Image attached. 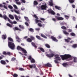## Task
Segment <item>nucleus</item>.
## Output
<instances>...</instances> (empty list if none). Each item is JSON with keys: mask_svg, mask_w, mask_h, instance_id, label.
Masks as SVG:
<instances>
[{"mask_svg": "<svg viewBox=\"0 0 77 77\" xmlns=\"http://www.w3.org/2000/svg\"><path fill=\"white\" fill-rule=\"evenodd\" d=\"M47 57H50V58H51V57H53L54 56L55 58V60H54V62L56 63H59V62L57 61L58 60H60V57H59V55L56 54L54 55V54L53 53H51L49 54H46V55Z\"/></svg>", "mask_w": 77, "mask_h": 77, "instance_id": "nucleus-1", "label": "nucleus"}, {"mask_svg": "<svg viewBox=\"0 0 77 77\" xmlns=\"http://www.w3.org/2000/svg\"><path fill=\"white\" fill-rule=\"evenodd\" d=\"M60 57H61V59L63 60H66L67 61H69V60H71L72 59L71 55L68 54L60 55Z\"/></svg>", "mask_w": 77, "mask_h": 77, "instance_id": "nucleus-2", "label": "nucleus"}, {"mask_svg": "<svg viewBox=\"0 0 77 77\" xmlns=\"http://www.w3.org/2000/svg\"><path fill=\"white\" fill-rule=\"evenodd\" d=\"M8 46L11 49V50H14L15 49V45L13 43L11 42H8Z\"/></svg>", "mask_w": 77, "mask_h": 77, "instance_id": "nucleus-3", "label": "nucleus"}, {"mask_svg": "<svg viewBox=\"0 0 77 77\" xmlns=\"http://www.w3.org/2000/svg\"><path fill=\"white\" fill-rule=\"evenodd\" d=\"M18 50H21L24 53H27V52L24 48H22L21 47L18 46L17 48Z\"/></svg>", "mask_w": 77, "mask_h": 77, "instance_id": "nucleus-4", "label": "nucleus"}, {"mask_svg": "<svg viewBox=\"0 0 77 77\" xmlns=\"http://www.w3.org/2000/svg\"><path fill=\"white\" fill-rule=\"evenodd\" d=\"M47 8V4L45 3L44 5H42L41 6L42 10H45Z\"/></svg>", "mask_w": 77, "mask_h": 77, "instance_id": "nucleus-5", "label": "nucleus"}, {"mask_svg": "<svg viewBox=\"0 0 77 77\" xmlns=\"http://www.w3.org/2000/svg\"><path fill=\"white\" fill-rule=\"evenodd\" d=\"M48 12V13L49 14H51L52 15H54L56 14L55 12L54 11L50 9H49L47 11Z\"/></svg>", "mask_w": 77, "mask_h": 77, "instance_id": "nucleus-6", "label": "nucleus"}, {"mask_svg": "<svg viewBox=\"0 0 77 77\" xmlns=\"http://www.w3.org/2000/svg\"><path fill=\"white\" fill-rule=\"evenodd\" d=\"M55 18L57 19L58 20H63V18L61 17H58L57 16H55Z\"/></svg>", "mask_w": 77, "mask_h": 77, "instance_id": "nucleus-7", "label": "nucleus"}, {"mask_svg": "<svg viewBox=\"0 0 77 77\" xmlns=\"http://www.w3.org/2000/svg\"><path fill=\"white\" fill-rule=\"evenodd\" d=\"M67 39H65V42H70V40H71V38L69 37H67Z\"/></svg>", "mask_w": 77, "mask_h": 77, "instance_id": "nucleus-8", "label": "nucleus"}, {"mask_svg": "<svg viewBox=\"0 0 77 77\" xmlns=\"http://www.w3.org/2000/svg\"><path fill=\"white\" fill-rule=\"evenodd\" d=\"M51 38L52 39V40H53V41H54L55 42H57L58 41L57 39H56V38L53 36H51Z\"/></svg>", "mask_w": 77, "mask_h": 77, "instance_id": "nucleus-9", "label": "nucleus"}, {"mask_svg": "<svg viewBox=\"0 0 77 77\" xmlns=\"http://www.w3.org/2000/svg\"><path fill=\"white\" fill-rule=\"evenodd\" d=\"M45 66H48V67H52V66L51 65V64L48 63L45 64Z\"/></svg>", "mask_w": 77, "mask_h": 77, "instance_id": "nucleus-10", "label": "nucleus"}, {"mask_svg": "<svg viewBox=\"0 0 77 77\" xmlns=\"http://www.w3.org/2000/svg\"><path fill=\"white\" fill-rule=\"evenodd\" d=\"M29 66L30 68H36V65L35 64L29 65Z\"/></svg>", "mask_w": 77, "mask_h": 77, "instance_id": "nucleus-11", "label": "nucleus"}, {"mask_svg": "<svg viewBox=\"0 0 77 77\" xmlns=\"http://www.w3.org/2000/svg\"><path fill=\"white\" fill-rule=\"evenodd\" d=\"M54 7L55 9H58V10H61V7H59L58 6L55 5L54 6Z\"/></svg>", "mask_w": 77, "mask_h": 77, "instance_id": "nucleus-12", "label": "nucleus"}, {"mask_svg": "<svg viewBox=\"0 0 77 77\" xmlns=\"http://www.w3.org/2000/svg\"><path fill=\"white\" fill-rule=\"evenodd\" d=\"M9 17L11 19V20H14V16L13 15H11V14H9Z\"/></svg>", "mask_w": 77, "mask_h": 77, "instance_id": "nucleus-13", "label": "nucleus"}, {"mask_svg": "<svg viewBox=\"0 0 77 77\" xmlns=\"http://www.w3.org/2000/svg\"><path fill=\"white\" fill-rule=\"evenodd\" d=\"M38 2H37L36 1H34L33 2L34 5L36 6V5H38Z\"/></svg>", "mask_w": 77, "mask_h": 77, "instance_id": "nucleus-14", "label": "nucleus"}, {"mask_svg": "<svg viewBox=\"0 0 77 77\" xmlns=\"http://www.w3.org/2000/svg\"><path fill=\"white\" fill-rule=\"evenodd\" d=\"M1 63L2 65H6V62L4 60H1Z\"/></svg>", "mask_w": 77, "mask_h": 77, "instance_id": "nucleus-15", "label": "nucleus"}, {"mask_svg": "<svg viewBox=\"0 0 77 77\" xmlns=\"http://www.w3.org/2000/svg\"><path fill=\"white\" fill-rule=\"evenodd\" d=\"M63 33H64V34H65V35H69V33L67 32L65 30H63Z\"/></svg>", "mask_w": 77, "mask_h": 77, "instance_id": "nucleus-16", "label": "nucleus"}, {"mask_svg": "<svg viewBox=\"0 0 77 77\" xmlns=\"http://www.w3.org/2000/svg\"><path fill=\"white\" fill-rule=\"evenodd\" d=\"M49 4L50 6H53L54 5L53 4V1H51L49 2Z\"/></svg>", "mask_w": 77, "mask_h": 77, "instance_id": "nucleus-17", "label": "nucleus"}, {"mask_svg": "<svg viewBox=\"0 0 77 77\" xmlns=\"http://www.w3.org/2000/svg\"><path fill=\"white\" fill-rule=\"evenodd\" d=\"M26 41L27 42H32V39L31 38H28L27 39Z\"/></svg>", "mask_w": 77, "mask_h": 77, "instance_id": "nucleus-18", "label": "nucleus"}, {"mask_svg": "<svg viewBox=\"0 0 77 77\" xmlns=\"http://www.w3.org/2000/svg\"><path fill=\"white\" fill-rule=\"evenodd\" d=\"M14 11L15 13H16V14H20V11L19 10L17 11L16 10L14 9Z\"/></svg>", "mask_w": 77, "mask_h": 77, "instance_id": "nucleus-19", "label": "nucleus"}, {"mask_svg": "<svg viewBox=\"0 0 77 77\" xmlns=\"http://www.w3.org/2000/svg\"><path fill=\"white\" fill-rule=\"evenodd\" d=\"M31 44L32 45V46H33L34 47H35V48H37V46H36L35 45V44L34 42H32Z\"/></svg>", "mask_w": 77, "mask_h": 77, "instance_id": "nucleus-20", "label": "nucleus"}, {"mask_svg": "<svg viewBox=\"0 0 77 77\" xmlns=\"http://www.w3.org/2000/svg\"><path fill=\"white\" fill-rule=\"evenodd\" d=\"M73 62H75V63L77 62V57H73Z\"/></svg>", "mask_w": 77, "mask_h": 77, "instance_id": "nucleus-21", "label": "nucleus"}, {"mask_svg": "<svg viewBox=\"0 0 77 77\" xmlns=\"http://www.w3.org/2000/svg\"><path fill=\"white\" fill-rule=\"evenodd\" d=\"M2 38L4 39H6V34L2 35Z\"/></svg>", "mask_w": 77, "mask_h": 77, "instance_id": "nucleus-22", "label": "nucleus"}, {"mask_svg": "<svg viewBox=\"0 0 77 77\" xmlns=\"http://www.w3.org/2000/svg\"><path fill=\"white\" fill-rule=\"evenodd\" d=\"M30 39H31V41H34V40H35V37H33L32 36H30Z\"/></svg>", "mask_w": 77, "mask_h": 77, "instance_id": "nucleus-23", "label": "nucleus"}, {"mask_svg": "<svg viewBox=\"0 0 77 77\" xmlns=\"http://www.w3.org/2000/svg\"><path fill=\"white\" fill-rule=\"evenodd\" d=\"M36 38H37L39 40H41L42 39V38H41V37H40L39 36L36 35Z\"/></svg>", "mask_w": 77, "mask_h": 77, "instance_id": "nucleus-24", "label": "nucleus"}, {"mask_svg": "<svg viewBox=\"0 0 77 77\" xmlns=\"http://www.w3.org/2000/svg\"><path fill=\"white\" fill-rule=\"evenodd\" d=\"M39 49L41 51H42V52H45V50L42 48H39Z\"/></svg>", "mask_w": 77, "mask_h": 77, "instance_id": "nucleus-25", "label": "nucleus"}, {"mask_svg": "<svg viewBox=\"0 0 77 77\" xmlns=\"http://www.w3.org/2000/svg\"><path fill=\"white\" fill-rule=\"evenodd\" d=\"M41 36L43 38H45V39H47V38L45 35L43 34H41Z\"/></svg>", "mask_w": 77, "mask_h": 77, "instance_id": "nucleus-26", "label": "nucleus"}, {"mask_svg": "<svg viewBox=\"0 0 77 77\" xmlns=\"http://www.w3.org/2000/svg\"><path fill=\"white\" fill-rule=\"evenodd\" d=\"M2 18H3L5 19V20H7V19H8V17H7V16H6V15H4L2 16Z\"/></svg>", "mask_w": 77, "mask_h": 77, "instance_id": "nucleus-27", "label": "nucleus"}, {"mask_svg": "<svg viewBox=\"0 0 77 77\" xmlns=\"http://www.w3.org/2000/svg\"><path fill=\"white\" fill-rule=\"evenodd\" d=\"M19 26L20 28L22 29H24V26L20 25Z\"/></svg>", "mask_w": 77, "mask_h": 77, "instance_id": "nucleus-28", "label": "nucleus"}, {"mask_svg": "<svg viewBox=\"0 0 77 77\" xmlns=\"http://www.w3.org/2000/svg\"><path fill=\"white\" fill-rule=\"evenodd\" d=\"M8 41H11V42H14V40H13V39L11 37H9L8 38Z\"/></svg>", "mask_w": 77, "mask_h": 77, "instance_id": "nucleus-29", "label": "nucleus"}, {"mask_svg": "<svg viewBox=\"0 0 77 77\" xmlns=\"http://www.w3.org/2000/svg\"><path fill=\"white\" fill-rule=\"evenodd\" d=\"M45 47H47V48H50V45H49L47 44H45Z\"/></svg>", "mask_w": 77, "mask_h": 77, "instance_id": "nucleus-30", "label": "nucleus"}, {"mask_svg": "<svg viewBox=\"0 0 77 77\" xmlns=\"http://www.w3.org/2000/svg\"><path fill=\"white\" fill-rule=\"evenodd\" d=\"M24 18L28 22L29 21V18L27 17H26V16H25L24 17Z\"/></svg>", "mask_w": 77, "mask_h": 77, "instance_id": "nucleus-31", "label": "nucleus"}, {"mask_svg": "<svg viewBox=\"0 0 77 77\" xmlns=\"http://www.w3.org/2000/svg\"><path fill=\"white\" fill-rule=\"evenodd\" d=\"M69 2L70 3H73L74 2V0H69Z\"/></svg>", "mask_w": 77, "mask_h": 77, "instance_id": "nucleus-32", "label": "nucleus"}, {"mask_svg": "<svg viewBox=\"0 0 77 77\" xmlns=\"http://www.w3.org/2000/svg\"><path fill=\"white\" fill-rule=\"evenodd\" d=\"M31 63H35V60L34 59L32 58L31 60Z\"/></svg>", "mask_w": 77, "mask_h": 77, "instance_id": "nucleus-33", "label": "nucleus"}, {"mask_svg": "<svg viewBox=\"0 0 77 77\" xmlns=\"http://www.w3.org/2000/svg\"><path fill=\"white\" fill-rule=\"evenodd\" d=\"M77 47V44H74L73 45H72V47L73 48H75Z\"/></svg>", "mask_w": 77, "mask_h": 77, "instance_id": "nucleus-34", "label": "nucleus"}, {"mask_svg": "<svg viewBox=\"0 0 77 77\" xmlns=\"http://www.w3.org/2000/svg\"><path fill=\"white\" fill-rule=\"evenodd\" d=\"M70 35L72 36H75V34L74 32H72L70 34Z\"/></svg>", "mask_w": 77, "mask_h": 77, "instance_id": "nucleus-35", "label": "nucleus"}, {"mask_svg": "<svg viewBox=\"0 0 77 77\" xmlns=\"http://www.w3.org/2000/svg\"><path fill=\"white\" fill-rule=\"evenodd\" d=\"M16 39H18V40H17V41H18V42H19V41H18V40H20V38H19V37H18V36L16 35Z\"/></svg>", "mask_w": 77, "mask_h": 77, "instance_id": "nucleus-36", "label": "nucleus"}, {"mask_svg": "<svg viewBox=\"0 0 77 77\" xmlns=\"http://www.w3.org/2000/svg\"><path fill=\"white\" fill-rule=\"evenodd\" d=\"M15 18L17 20V21H19V19H18V16L17 15H15Z\"/></svg>", "mask_w": 77, "mask_h": 77, "instance_id": "nucleus-37", "label": "nucleus"}, {"mask_svg": "<svg viewBox=\"0 0 77 77\" xmlns=\"http://www.w3.org/2000/svg\"><path fill=\"white\" fill-rule=\"evenodd\" d=\"M33 58H32V56H29L28 57V59H29V60H31Z\"/></svg>", "mask_w": 77, "mask_h": 77, "instance_id": "nucleus-38", "label": "nucleus"}, {"mask_svg": "<svg viewBox=\"0 0 77 77\" xmlns=\"http://www.w3.org/2000/svg\"><path fill=\"white\" fill-rule=\"evenodd\" d=\"M29 30L31 32H34V30H33V29L31 28L29 29Z\"/></svg>", "mask_w": 77, "mask_h": 77, "instance_id": "nucleus-39", "label": "nucleus"}, {"mask_svg": "<svg viewBox=\"0 0 77 77\" xmlns=\"http://www.w3.org/2000/svg\"><path fill=\"white\" fill-rule=\"evenodd\" d=\"M3 57H5V56L3 55H2L1 56H0V60L3 59Z\"/></svg>", "mask_w": 77, "mask_h": 77, "instance_id": "nucleus-40", "label": "nucleus"}, {"mask_svg": "<svg viewBox=\"0 0 77 77\" xmlns=\"http://www.w3.org/2000/svg\"><path fill=\"white\" fill-rule=\"evenodd\" d=\"M18 75L16 73H14L13 75V76L14 77H18Z\"/></svg>", "mask_w": 77, "mask_h": 77, "instance_id": "nucleus-41", "label": "nucleus"}, {"mask_svg": "<svg viewBox=\"0 0 77 77\" xmlns=\"http://www.w3.org/2000/svg\"><path fill=\"white\" fill-rule=\"evenodd\" d=\"M14 29L16 30H20V29L17 27H14Z\"/></svg>", "mask_w": 77, "mask_h": 77, "instance_id": "nucleus-42", "label": "nucleus"}, {"mask_svg": "<svg viewBox=\"0 0 77 77\" xmlns=\"http://www.w3.org/2000/svg\"><path fill=\"white\" fill-rule=\"evenodd\" d=\"M61 29H62L66 30V28L65 26H62L61 27Z\"/></svg>", "mask_w": 77, "mask_h": 77, "instance_id": "nucleus-43", "label": "nucleus"}, {"mask_svg": "<svg viewBox=\"0 0 77 77\" xmlns=\"http://www.w3.org/2000/svg\"><path fill=\"white\" fill-rule=\"evenodd\" d=\"M7 25L8 26L10 27H12V25H10L9 23H7Z\"/></svg>", "mask_w": 77, "mask_h": 77, "instance_id": "nucleus-44", "label": "nucleus"}, {"mask_svg": "<svg viewBox=\"0 0 77 77\" xmlns=\"http://www.w3.org/2000/svg\"><path fill=\"white\" fill-rule=\"evenodd\" d=\"M63 65L64 66H68V64L66 63H64L63 64Z\"/></svg>", "mask_w": 77, "mask_h": 77, "instance_id": "nucleus-45", "label": "nucleus"}, {"mask_svg": "<svg viewBox=\"0 0 77 77\" xmlns=\"http://www.w3.org/2000/svg\"><path fill=\"white\" fill-rule=\"evenodd\" d=\"M34 17L35 18H36V19H37V20H39V18L38 17V16H36V15L34 14Z\"/></svg>", "mask_w": 77, "mask_h": 77, "instance_id": "nucleus-46", "label": "nucleus"}, {"mask_svg": "<svg viewBox=\"0 0 77 77\" xmlns=\"http://www.w3.org/2000/svg\"><path fill=\"white\" fill-rule=\"evenodd\" d=\"M16 3L17 5H21V2H18V1L16 2Z\"/></svg>", "mask_w": 77, "mask_h": 77, "instance_id": "nucleus-47", "label": "nucleus"}, {"mask_svg": "<svg viewBox=\"0 0 77 77\" xmlns=\"http://www.w3.org/2000/svg\"><path fill=\"white\" fill-rule=\"evenodd\" d=\"M3 54L4 55H7V53L5 51H4L3 52Z\"/></svg>", "mask_w": 77, "mask_h": 77, "instance_id": "nucleus-48", "label": "nucleus"}, {"mask_svg": "<svg viewBox=\"0 0 77 77\" xmlns=\"http://www.w3.org/2000/svg\"><path fill=\"white\" fill-rule=\"evenodd\" d=\"M8 7L9 9H13V7L12 6H11V5H9Z\"/></svg>", "mask_w": 77, "mask_h": 77, "instance_id": "nucleus-49", "label": "nucleus"}, {"mask_svg": "<svg viewBox=\"0 0 77 77\" xmlns=\"http://www.w3.org/2000/svg\"><path fill=\"white\" fill-rule=\"evenodd\" d=\"M13 6L14 8H15V9H18V8L17 7V5H13Z\"/></svg>", "mask_w": 77, "mask_h": 77, "instance_id": "nucleus-50", "label": "nucleus"}, {"mask_svg": "<svg viewBox=\"0 0 77 77\" xmlns=\"http://www.w3.org/2000/svg\"><path fill=\"white\" fill-rule=\"evenodd\" d=\"M8 21L10 22V23H12V22L11 21V20H10V19H9V18L8 17L7 18Z\"/></svg>", "mask_w": 77, "mask_h": 77, "instance_id": "nucleus-51", "label": "nucleus"}, {"mask_svg": "<svg viewBox=\"0 0 77 77\" xmlns=\"http://www.w3.org/2000/svg\"><path fill=\"white\" fill-rule=\"evenodd\" d=\"M7 55H8L9 56H10V55H11V54H12V53H10V52H8L7 53Z\"/></svg>", "mask_w": 77, "mask_h": 77, "instance_id": "nucleus-52", "label": "nucleus"}, {"mask_svg": "<svg viewBox=\"0 0 77 77\" xmlns=\"http://www.w3.org/2000/svg\"><path fill=\"white\" fill-rule=\"evenodd\" d=\"M16 60L15 58L13 57L11 59V61H14V60Z\"/></svg>", "mask_w": 77, "mask_h": 77, "instance_id": "nucleus-53", "label": "nucleus"}, {"mask_svg": "<svg viewBox=\"0 0 77 77\" xmlns=\"http://www.w3.org/2000/svg\"><path fill=\"white\" fill-rule=\"evenodd\" d=\"M38 25L39 27H42V24L41 23H38Z\"/></svg>", "mask_w": 77, "mask_h": 77, "instance_id": "nucleus-54", "label": "nucleus"}, {"mask_svg": "<svg viewBox=\"0 0 77 77\" xmlns=\"http://www.w3.org/2000/svg\"><path fill=\"white\" fill-rule=\"evenodd\" d=\"M72 20H73V21H75V20H76V18H75V17H73Z\"/></svg>", "mask_w": 77, "mask_h": 77, "instance_id": "nucleus-55", "label": "nucleus"}, {"mask_svg": "<svg viewBox=\"0 0 77 77\" xmlns=\"http://www.w3.org/2000/svg\"><path fill=\"white\" fill-rule=\"evenodd\" d=\"M21 2L23 3H26V1H25V0H21Z\"/></svg>", "mask_w": 77, "mask_h": 77, "instance_id": "nucleus-56", "label": "nucleus"}, {"mask_svg": "<svg viewBox=\"0 0 77 77\" xmlns=\"http://www.w3.org/2000/svg\"><path fill=\"white\" fill-rule=\"evenodd\" d=\"M68 32H72V29H68Z\"/></svg>", "mask_w": 77, "mask_h": 77, "instance_id": "nucleus-57", "label": "nucleus"}, {"mask_svg": "<svg viewBox=\"0 0 77 77\" xmlns=\"http://www.w3.org/2000/svg\"><path fill=\"white\" fill-rule=\"evenodd\" d=\"M19 70L20 71H24V69L23 68H20L19 69Z\"/></svg>", "mask_w": 77, "mask_h": 77, "instance_id": "nucleus-58", "label": "nucleus"}, {"mask_svg": "<svg viewBox=\"0 0 77 77\" xmlns=\"http://www.w3.org/2000/svg\"><path fill=\"white\" fill-rule=\"evenodd\" d=\"M72 7L73 9H74L75 8V5L74 4L72 5Z\"/></svg>", "mask_w": 77, "mask_h": 77, "instance_id": "nucleus-59", "label": "nucleus"}, {"mask_svg": "<svg viewBox=\"0 0 77 77\" xmlns=\"http://www.w3.org/2000/svg\"><path fill=\"white\" fill-rule=\"evenodd\" d=\"M35 23H38V22H39V20H38V19H35Z\"/></svg>", "mask_w": 77, "mask_h": 77, "instance_id": "nucleus-60", "label": "nucleus"}, {"mask_svg": "<svg viewBox=\"0 0 77 77\" xmlns=\"http://www.w3.org/2000/svg\"><path fill=\"white\" fill-rule=\"evenodd\" d=\"M40 20H42V21H45V19L42 18H40Z\"/></svg>", "mask_w": 77, "mask_h": 77, "instance_id": "nucleus-61", "label": "nucleus"}, {"mask_svg": "<svg viewBox=\"0 0 77 77\" xmlns=\"http://www.w3.org/2000/svg\"><path fill=\"white\" fill-rule=\"evenodd\" d=\"M35 30L37 31H39L40 30V28H36Z\"/></svg>", "mask_w": 77, "mask_h": 77, "instance_id": "nucleus-62", "label": "nucleus"}, {"mask_svg": "<svg viewBox=\"0 0 77 77\" xmlns=\"http://www.w3.org/2000/svg\"><path fill=\"white\" fill-rule=\"evenodd\" d=\"M6 68H8V69H9V68H11V67L9 66H6Z\"/></svg>", "mask_w": 77, "mask_h": 77, "instance_id": "nucleus-63", "label": "nucleus"}, {"mask_svg": "<svg viewBox=\"0 0 77 77\" xmlns=\"http://www.w3.org/2000/svg\"><path fill=\"white\" fill-rule=\"evenodd\" d=\"M52 20H53V21H54L55 22H56V19H55V18H53Z\"/></svg>", "mask_w": 77, "mask_h": 77, "instance_id": "nucleus-64", "label": "nucleus"}]
</instances>
